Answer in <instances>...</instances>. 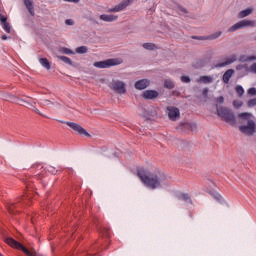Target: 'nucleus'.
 <instances>
[{"instance_id": "obj_46", "label": "nucleus", "mask_w": 256, "mask_h": 256, "mask_svg": "<svg viewBox=\"0 0 256 256\" xmlns=\"http://www.w3.org/2000/svg\"><path fill=\"white\" fill-rule=\"evenodd\" d=\"M22 103H27V105H28V109H33V104H31V103H29V102H27V101H22Z\"/></svg>"}, {"instance_id": "obj_16", "label": "nucleus", "mask_w": 256, "mask_h": 256, "mask_svg": "<svg viewBox=\"0 0 256 256\" xmlns=\"http://www.w3.org/2000/svg\"><path fill=\"white\" fill-rule=\"evenodd\" d=\"M5 99L6 101H10V103H16L17 105H23L21 102L24 101L23 99L11 94H7Z\"/></svg>"}, {"instance_id": "obj_28", "label": "nucleus", "mask_w": 256, "mask_h": 256, "mask_svg": "<svg viewBox=\"0 0 256 256\" xmlns=\"http://www.w3.org/2000/svg\"><path fill=\"white\" fill-rule=\"evenodd\" d=\"M1 25L6 33H11V24L9 22H3Z\"/></svg>"}, {"instance_id": "obj_7", "label": "nucleus", "mask_w": 256, "mask_h": 256, "mask_svg": "<svg viewBox=\"0 0 256 256\" xmlns=\"http://www.w3.org/2000/svg\"><path fill=\"white\" fill-rule=\"evenodd\" d=\"M70 129H73L78 135H85L86 137H91V134L87 132L81 125L74 123V122H65Z\"/></svg>"}, {"instance_id": "obj_47", "label": "nucleus", "mask_w": 256, "mask_h": 256, "mask_svg": "<svg viewBox=\"0 0 256 256\" xmlns=\"http://www.w3.org/2000/svg\"><path fill=\"white\" fill-rule=\"evenodd\" d=\"M215 199H216L217 201H221V199H223V197L218 194V195L215 196Z\"/></svg>"}, {"instance_id": "obj_31", "label": "nucleus", "mask_w": 256, "mask_h": 256, "mask_svg": "<svg viewBox=\"0 0 256 256\" xmlns=\"http://www.w3.org/2000/svg\"><path fill=\"white\" fill-rule=\"evenodd\" d=\"M101 233H102V235H104V237H111V234L109 232V228H102Z\"/></svg>"}, {"instance_id": "obj_12", "label": "nucleus", "mask_w": 256, "mask_h": 256, "mask_svg": "<svg viewBox=\"0 0 256 256\" xmlns=\"http://www.w3.org/2000/svg\"><path fill=\"white\" fill-rule=\"evenodd\" d=\"M235 61H237V56L232 55L228 59H226L225 62L216 64V67H218V68L227 67V65H231V63H235Z\"/></svg>"}, {"instance_id": "obj_40", "label": "nucleus", "mask_w": 256, "mask_h": 256, "mask_svg": "<svg viewBox=\"0 0 256 256\" xmlns=\"http://www.w3.org/2000/svg\"><path fill=\"white\" fill-rule=\"evenodd\" d=\"M247 65L239 64L236 66L237 71H242V69H245Z\"/></svg>"}, {"instance_id": "obj_4", "label": "nucleus", "mask_w": 256, "mask_h": 256, "mask_svg": "<svg viewBox=\"0 0 256 256\" xmlns=\"http://www.w3.org/2000/svg\"><path fill=\"white\" fill-rule=\"evenodd\" d=\"M109 87L114 93H118V95H125L127 93V84L123 81L112 80Z\"/></svg>"}, {"instance_id": "obj_30", "label": "nucleus", "mask_w": 256, "mask_h": 256, "mask_svg": "<svg viewBox=\"0 0 256 256\" xmlns=\"http://www.w3.org/2000/svg\"><path fill=\"white\" fill-rule=\"evenodd\" d=\"M76 53H80V54L87 53V46H80L76 48Z\"/></svg>"}, {"instance_id": "obj_34", "label": "nucleus", "mask_w": 256, "mask_h": 256, "mask_svg": "<svg viewBox=\"0 0 256 256\" xmlns=\"http://www.w3.org/2000/svg\"><path fill=\"white\" fill-rule=\"evenodd\" d=\"M256 106V98L250 99L247 102V107H255Z\"/></svg>"}, {"instance_id": "obj_37", "label": "nucleus", "mask_w": 256, "mask_h": 256, "mask_svg": "<svg viewBox=\"0 0 256 256\" xmlns=\"http://www.w3.org/2000/svg\"><path fill=\"white\" fill-rule=\"evenodd\" d=\"M216 102L217 103H220V104H223L225 103V98L223 96H219L217 99H216Z\"/></svg>"}, {"instance_id": "obj_18", "label": "nucleus", "mask_w": 256, "mask_h": 256, "mask_svg": "<svg viewBox=\"0 0 256 256\" xmlns=\"http://www.w3.org/2000/svg\"><path fill=\"white\" fill-rule=\"evenodd\" d=\"M251 13H253V9L247 8L245 10L240 11L238 14V17H239V19H245V17H249V15H251Z\"/></svg>"}, {"instance_id": "obj_35", "label": "nucleus", "mask_w": 256, "mask_h": 256, "mask_svg": "<svg viewBox=\"0 0 256 256\" xmlns=\"http://www.w3.org/2000/svg\"><path fill=\"white\" fill-rule=\"evenodd\" d=\"M181 81L182 83H191V78H189L188 76H182Z\"/></svg>"}, {"instance_id": "obj_26", "label": "nucleus", "mask_w": 256, "mask_h": 256, "mask_svg": "<svg viewBox=\"0 0 256 256\" xmlns=\"http://www.w3.org/2000/svg\"><path fill=\"white\" fill-rule=\"evenodd\" d=\"M235 91H236L238 97H243V95L245 93V89H243V86H241V85H237L235 87Z\"/></svg>"}, {"instance_id": "obj_15", "label": "nucleus", "mask_w": 256, "mask_h": 256, "mask_svg": "<svg viewBox=\"0 0 256 256\" xmlns=\"http://www.w3.org/2000/svg\"><path fill=\"white\" fill-rule=\"evenodd\" d=\"M24 5L32 17H35V8L33 7V0H24Z\"/></svg>"}, {"instance_id": "obj_19", "label": "nucleus", "mask_w": 256, "mask_h": 256, "mask_svg": "<svg viewBox=\"0 0 256 256\" xmlns=\"http://www.w3.org/2000/svg\"><path fill=\"white\" fill-rule=\"evenodd\" d=\"M220 35H223V32L222 31H218V32H215L213 34H210L208 36H205L204 38L202 39H206V41H214V39H219V36Z\"/></svg>"}, {"instance_id": "obj_17", "label": "nucleus", "mask_w": 256, "mask_h": 256, "mask_svg": "<svg viewBox=\"0 0 256 256\" xmlns=\"http://www.w3.org/2000/svg\"><path fill=\"white\" fill-rule=\"evenodd\" d=\"M233 73H235V70L233 69H228L224 74H223V81L224 83H229L231 77H233Z\"/></svg>"}, {"instance_id": "obj_45", "label": "nucleus", "mask_w": 256, "mask_h": 256, "mask_svg": "<svg viewBox=\"0 0 256 256\" xmlns=\"http://www.w3.org/2000/svg\"><path fill=\"white\" fill-rule=\"evenodd\" d=\"M65 23H66V25H75V22L73 20H71V19H67L65 21Z\"/></svg>"}, {"instance_id": "obj_21", "label": "nucleus", "mask_w": 256, "mask_h": 256, "mask_svg": "<svg viewBox=\"0 0 256 256\" xmlns=\"http://www.w3.org/2000/svg\"><path fill=\"white\" fill-rule=\"evenodd\" d=\"M142 47L147 51H155V49H158V47L154 43H144Z\"/></svg>"}, {"instance_id": "obj_23", "label": "nucleus", "mask_w": 256, "mask_h": 256, "mask_svg": "<svg viewBox=\"0 0 256 256\" xmlns=\"http://www.w3.org/2000/svg\"><path fill=\"white\" fill-rule=\"evenodd\" d=\"M39 61L42 67H45V69L48 70L51 69V64L47 58H40Z\"/></svg>"}, {"instance_id": "obj_44", "label": "nucleus", "mask_w": 256, "mask_h": 256, "mask_svg": "<svg viewBox=\"0 0 256 256\" xmlns=\"http://www.w3.org/2000/svg\"><path fill=\"white\" fill-rule=\"evenodd\" d=\"M178 9H179V11H181V13H184V14H187V13H188L187 9H185V8L182 7V6H179Z\"/></svg>"}, {"instance_id": "obj_8", "label": "nucleus", "mask_w": 256, "mask_h": 256, "mask_svg": "<svg viewBox=\"0 0 256 256\" xmlns=\"http://www.w3.org/2000/svg\"><path fill=\"white\" fill-rule=\"evenodd\" d=\"M166 111L168 113V118L170 119V121H177V119H180L181 117V112L179 108L175 106H168L166 108Z\"/></svg>"}, {"instance_id": "obj_24", "label": "nucleus", "mask_w": 256, "mask_h": 256, "mask_svg": "<svg viewBox=\"0 0 256 256\" xmlns=\"http://www.w3.org/2000/svg\"><path fill=\"white\" fill-rule=\"evenodd\" d=\"M60 61H63V63H66V65H73V61H71V58L67 56H57Z\"/></svg>"}, {"instance_id": "obj_29", "label": "nucleus", "mask_w": 256, "mask_h": 256, "mask_svg": "<svg viewBox=\"0 0 256 256\" xmlns=\"http://www.w3.org/2000/svg\"><path fill=\"white\" fill-rule=\"evenodd\" d=\"M233 107H234L235 109H241V107H243V101L234 100V101H233Z\"/></svg>"}, {"instance_id": "obj_50", "label": "nucleus", "mask_w": 256, "mask_h": 256, "mask_svg": "<svg viewBox=\"0 0 256 256\" xmlns=\"http://www.w3.org/2000/svg\"><path fill=\"white\" fill-rule=\"evenodd\" d=\"M0 256H3V255L0 253Z\"/></svg>"}, {"instance_id": "obj_32", "label": "nucleus", "mask_w": 256, "mask_h": 256, "mask_svg": "<svg viewBox=\"0 0 256 256\" xmlns=\"http://www.w3.org/2000/svg\"><path fill=\"white\" fill-rule=\"evenodd\" d=\"M31 111H34V113H37V115H40L41 117L47 118V116H45L43 113H41V111H39V109H37V107H35V106H32Z\"/></svg>"}, {"instance_id": "obj_22", "label": "nucleus", "mask_w": 256, "mask_h": 256, "mask_svg": "<svg viewBox=\"0 0 256 256\" xmlns=\"http://www.w3.org/2000/svg\"><path fill=\"white\" fill-rule=\"evenodd\" d=\"M199 83H213V78L211 76H201L198 80Z\"/></svg>"}, {"instance_id": "obj_6", "label": "nucleus", "mask_w": 256, "mask_h": 256, "mask_svg": "<svg viewBox=\"0 0 256 256\" xmlns=\"http://www.w3.org/2000/svg\"><path fill=\"white\" fill-rule=\"evenodd\" d=\"M243 27H255V21L246 19L239 21L229 28V32L233 33V31H238V29H243Z\"/></svg>"}, {"instance_id": "obj_13", "label": "nucleus", "mask_w": 256, "mask_h": 256, "mask_svg": "<svg viewBox=\"0 0 256 256\" xmlns=\"http://www.w3.org/2000/svg\"><path fill=\"white\" fill-rule=\"evenodd\" d=\"M100 19L106 23H113V21H117V19H119V16L102 14L100 15Z\"/></svg>"}, {"instance_id": "obj_33", "label": "nucleus", "mask_w": 256, "mask_h": 256, "mask_svg": "<svg viewBox=\"0 0 256 256\" xmlns=\"http://www.w3.org/2000/svg\"><path fill=\"white\" fill-rule=\"evenodd\" d=\"M184 127H186V129H191V131H194V129H197V125L196 124L186 123V124H184Z\"/></svg>"}, {"instance_id": "obj_2", "label": "nucleus", "mask_w": 256, "mask_h": 256, "mask_svg": "<svg viewBox=\"0 0 256 256\" xmlns=\"http://www.w3.org/2000/svg\"><path fill=\"white\" fill-rule=\"evenodd\" d=\"M238 117L239 119L247 120V125H241L239 127V131H241V133H244L245 135H254L256 131V125H255V121L249 118L251 117V113L243 112L238 114Z\"/></svg>"}, {"instance_id": "obj_36", "label": "nucleus", "mask_w": 256, "mask_h": 256, "mask_svg": "<svg viewBox=\"0 0 256 256\" xmlns=\"http://www.w3.org/2000/svg\"><path fill=\"white\" fill-rule=\"evenodd\" d=\"M7 23V16L0 14V24Z\"/></svg>"}, {"instance_id": "obj_9", "label": "nucleus", "mask_w": 256, "mask_h": 256, "mask_svg": "<svg viewBox=\"0 0 256 256\" xmlns=\"http://www.w3.org/2000/svg\"><path fill=\"white\" fill-rule=\"evenodd\" d=\"M134 0H123L118 5H116L114 8L108 9V13H119V11H123V9H127L131 3H133Z\"/></svg>"}, {"instance_id": "obj_39", "label": "nucleus", "mask_w": 256, "mask_h": 256, "mask_svg": "<svg viewBox=\"0 0 256 256\" xmlns=\"http://www.w3.org/2000/svg\"><path fill=\"white\" fill-rule=\"evenodd\" d=\"M244 61H256V56H247Z\"/></svg>"}, {"instance_id": "obj_20", "label": "nucleus", "mask_w": 256, "mask_h": 256, "mask_svg": "<svg viewBox=\"0 0 256 256\" xmlns=\"http://www.w3.org/2000/svg\"><path fill=\"white\" fill-rule=\"evenodd\" d=\"M178 199H180V201H185L186 203H193L191 196L188 193L180 194Z\"/></svg>"}, {"instance_id": "obj_48", "label": "nucleus", "mask_w": 256, "mask_h": 256, "mask_svg": "<svg viewBox=\"0 0 256 256\" xmlns=\"http://www.w3.org/2000/svg\"><path fill=\"white\" fill-rule=\"evenodd\" d=\"M64 1H68L69 3H79L80 0H64Z\"/></svg>"}, {"instance_id": "obj_25", "label": "nucleus", "mask_w": 256, "mask_h": 256, "mask_svg": "<svg viewBox=\"0 0 256 256\" xmlns=\"http://www.w3.org/2000/svg\"><path fill=\"white\" fill-rule=\"evenodd\" d=\"M164 87L166 89H175V83H173V81H171V80L166 79L164 81Z\"/></svg>"}, {"instance_id": "obj_14", "label": "nucleus", "mask_w": 256, "mask_h": 256, "mask_svg": "<svg viewBox=\"0 0 256 256\" xmlns=\"http://www.w3.org/2000/svg\"><path fill=\"white\" fill-rule=\"evenodd\" d=\"M19 202L16 203H10L7 205V210L11 215H15L16 213H19Z\"/></svg>"}, {"instance_id": "obj_3", "label": "nucleus", "mask_w": 256, "mask_h": 256, "mask_svg": "<svg viewBox=\"0 0 256 256\" xmlns=\"http://www.w3.org/2000/svg\"><path fill=\"white\" fill-rule=\"evenodd\" d=\"M216 111L218 117H221L225 123H229V125H237V120L235 119V114H233V111H231L227 107H219V105L216 104Z\"/></svg>"}, {"instance_id": "obj_27", "label": "nucleus", "mask_w": 256, "mask_h": 256, "mask_svg": "<svg viewBox=\"0 0 256 256\" xmlns=\"http://www.w3.org/2000/svg\"><path fill=\"white\" fill-rule=\"evenodd\" d=\"M60 53H63L64 55H73V50L66 48V47H62L59 49Z\"/></svg>"}, {"instance_id": "obj_11", "label": "nucleus", "mask_w": 256, "mask_h": 256, "mask_svg": "<svg viewBox=\"0 0 256 256\" xmlns=\"http://www.w3.org/2000/svg\"><path fill=\"white\" fill-rule=\"evenodd\" d=\"M142 97L147 100L157 99L159 92H157V90H146L143 92Z\"/></svg>"}, {"instance_id": "obj_1", "label": "nucleus", "mask_w": 256, "mask_h": 256, "mask_svg": "<svg viewBox=\"0 0 256 256\" xmlns=\"http://www.w3.org/2000/svg\"><path fill=\"white\" fill-rule=\"evenodd\" d=\"M137 176L142 183H144V185L150 189H158V187H161V184L163 183V179L161 177L157 176L156 174H152L145 168H140L137 171Z\"/></svg>"}, {"instance_id": "obj_38", "label": "nucleus", "mask_w": 256, "mask_h": 256, "mask_svg": "<svg viewBox=\"0 0 256 256\" xmlns=\"http://www.w3.org/2000/svg\"><path fill=\"white\" fill-rule=\"evenodd\" d=\"M205 36H192V39H197L198 41H206Z\"/></svg>"}, {"instance_id": "obj_49", "label": "nucleus", "mask_w": 256, "mask_h": 256, "mask_svg": "<svg viewBox=\"0 0 256 256\" xmlns=\"http://www.w3.org/2000/svg\"><path fill=\"white\" fill-rule=\"evenodd\" d=\"M1 39H2L3 41H7V35H2Z\"/></svg>"}, {"instance_id": "obj_42", "label": "nucleus", "mask_w": 256, "mask_h": 256, "mask_svg": "<svg viewBox=\"0 0 256 256\" xmlns=\"http://www.w3.org/2000/svg\"><path fill=\"white\" fill-rule=\"evenodd\" d=\"M248 95H256V88L248 89Z\"/></svg>"}, {"instance_id": "obj_41", "label": "nucleus", "mask_w": 256, "mask_h": 256, "mask_svg": "<svg viewBox=\"0 0 256 256\" xmlns=\"http://www.w3.org/2000/svg\"><path fill=\"white\" fill-rule=\"evenodd\" d=\"M250 71H251V73H255V74H256V62L253 63V64L250 66Z\"/></svg>"}, {"instance_id": "obj_5", "label": "nucleus", "mask_w": 256, "mask_h": 256, "mask_svg": "<svg viewBox=\"0 0 256 256\" xmlns=\"http://www.w3.org/2000/svg\"><path fill=\"white\" fill-rule=\"evenodd\" d=\"M114 65H121V61L117 59H107L94 63V67H97L98 69H108V67H114Z\"/></svg>"}, {"instance_id": "obj_43", "label": "nucleus", "mask_w": 256, "mask_h": 256, "mask_svg": "<svg viewBox=\"0 0 256 256\" xmlns=\"http://www.w3.org/2000/svg\"><path fill=\"white\" fill-rule=\"evenodd\" d=\"M208 94H209V89L208 88H204L203 91H202L203 97H207Z\"/></svg>"}, {"instance_id": "obj_10", "label": "nucleus", "mask_w": 256, "mask_h": 256, "mask_svg": "<svg viewBox=\"0 0 256 256\" xmlns=\"http://www.w3.org/2000/svg\"><path fill=\"white\" fill-rule=\"evenodd\" d=\"M151 85V80L149 79H141L135 82L134 87L138 91H143V89H147Z\"/></svg>"}]
</instances>
